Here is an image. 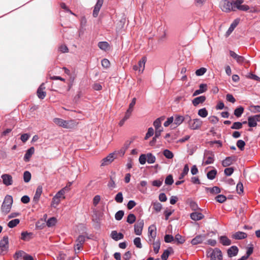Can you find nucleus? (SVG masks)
I'll return each instance as SVG.
<instances>
[{"label":"nucleus","mask_w":260,"mask_h":260,"mask_svg":"<svg viewBox=\"0 0 260 260\" xmlns=\"http://www.w3.org/2000/svg\"><path fill=\"white\" fill-rule=\"evenodd\" d=\"M13 204V198L11 196L7 195L2 205L1 210L5 214H8L11 210Z\"/></svg>","instance_id":"obj_1"},{"label":"nucleus","mask_w":260,"mask_h":260,"mask_svg":"<svg viewBox=\"0 0 260 260\" xmlns=\"http://www.w3.org/2000/svg\"><path fill=\"white\" fill-rule=\"evenodd\" d=\"M220 8L222 11L229 13L231 11H236L233 1L223 0L220 3Z\"/></svg>","instance_id":"obj_2"},{"label":"nucleus","mask_w":260,"mask_h":260,"mask_svg":"<svg viewBox=\"0 0 260 260\" xmlns=\"http://www.w3.org/2000/svg\"><path fill=\"white\" fill-rule=\"evenodd\" d=\"M53 122L56 125L66 128H71L74 126L73 120H64L61 118H54Z\"/></svg>","instance_id":"obj_3"},{"label":"nucleus","mask_w":260,"mask_h":260,"mask_svg":"<svg viewBox=\"0 0 260 260\" xmlns=\"http://www.w3.org/2000/svg\"><path fill=\"white\" fill-rule=\"evenodd\" d=\"M186 119H188V127L192 130L198 129L200 128L202 125V121L198 118L191 119L189 115L186 116Z\"/></svg>","instance_id":"obj_4"},{"label":"nucleus","mask_w":260,"mask_h":260,"mask_svg":"<svg viewBox=\"0 0 260 260\" xmlns=\"http://www.w3.org/2000/svg\"><path fill=\"white\" fill-rule=\"evenodd\" d=\"M214 160V153L211 151L206 150L204 152L202 164L203 165L212 164Z\"/></svg>","instance_id":"obj_5"},{"label":"nucleus","mask_w":260,"mask_h":260,"mask_svg":"<svg viewBox=\"0 0 260 260\" xmlns=\"http://www.w3.org/2000/svg\"><path fill=\"white\" fill-rule=\"evenodd\" d=\"M9 248V238L7 236H4L0 241V250L1 252L6 253Z\"/></svg>","instance_id":"obj_6"},{"label":"nucleus","mask_w":260,"mask_h":260,"mask_svg":"<svg viewBox=\"0 0 260 260\" xmlns=\"http://www.w3.org/2000/svg\"><path fill=\"white\" fill-rule=\"evenodd\" d=\"M211 260H222V255L221 250L218 248H215L210 254Z\"/></svg>","instance_id":"obj_7"},{"label":"nucleus","mask_w":260,"mask_h":260,"mask_svg":"<svg viewBox=\"0 0 260 260\" xmlns=\"http://www.w3.org/2000/svg\"><path fill=\"white\" fill-rule=\"evenodd\" d=\"M116 158L115 153H110L107 157L102 160L101 166H107L111 164Z\"/></svg>","instance_id":"obj_8"},{"label":"nucleus","mask_w":260,"mask_h":260,"mask_svg":"<svg viewBox=\"0 0 260 260\" xmlns=\"http://www.w3.org/2000/svg\"><path fill=\"white\" fill-rule=\"evenodd\" d=\"M148 236L149 242H153L156 236V228L155 225L152 224L149 227Z\"/></svg>","instance_id":"obj_9"},{"label":"nucleus","mask_w":260,"mask_h":260,"mask_svg":"<svg viewBox=\"0 0 260 260\" xmlns=\"http://www.w3.org/2000/svg\"><path fill=\"white\" fill-rule=\"evenodd\" d=\"M3 180V183L6 186H10L13 184V178L11 175L8 174H4L1 176Z\"/></svg>","instance_id":"obj_10"},{"label":"nucleus","mask_w":260,"mask_h":260,"mask_svg":"<svg viewBox=\"0 0 260 260\" xmlns=\"http://www.w3.org/2000/svg\"><path fill=\"white\" fill-rule=\"evenodd\" d=\"M144 221L143 220H139L134 225L135 233L137 235H141L142 234Z\"/></svg>","instance_id":"obj_11"},{"label":"nucleus","mask_w":260,"mask_h":260,"mask_svg":"<svg viewBox=\"0 0 260 260\" xmlns=\"http://www.w3.org/2000/svg\"><path fill=\"white\" fill-rule=\"evenodd\" d=\"M44 85L45 84L44 83H42L37 90V95L40 99H44L46 95V92L44 91L45 88Z\"/></svg>","instance_id":"obj_12"},{"label":"nucleus","mask_w":260,"mask_h":260,"mask_svg":"<svg viewBox=\"0 0 260 260\" xmlns=\"http://www.w3.org/2000/svg\"><path fill=\"white\" fill-rule=\"evenodd\" d=\"M247 237V235L246 233L238 231L234 234H233L232 236V237L236 240H242L246 238Z\"/></svg>","instance_id":"obj_13"},{"label":"nucleus","mask_w":260,"mask_h":260,"mask_svg":"<svg viewBox=\"0 0 260 260\" xmlns=\"http://www.w3.org/2000/svg\"><path fill=\"white\" fill-rule=\"evenodd\" d=\"M239 22V20L238 19L234 20V21L232 23L228 30L226 32L225 36L226 37L229 36L232 32L233 31L234 29L237 27L238 23Z\"/></svg>","instance_id":"obj_14"},{"label":"nucleus","mask_w":260,"mask_h":260,"mask_svg":"<svg viewBox=\"0 0 260 260\" xmlns=\"http://www.w3.org/2000/svg\"><path fill=\"white\" fill-rule=\"evenodd\" d=\"M207 90V85L206 84H201L199 86V89L196 90L193 93L192 95L193 96H197L201 94Z\"/></svg>","instance_id":"obj_15"},{"label":"nucleus","mask_w":260,"mask_h":260,"mask_svg":"<svg viewBox=\"0 0 260 260\" xmlns=\"http://www.w3.org/2000/svg\"><path fill=\"white\" fill-rule=\"evenodd\" d=\"M35 152V148L33 147L29 148L26 152L23 159L25 162L29 161L30 157Z\"/></svg>","instance_id":"obj_16"},{"label":"nucleus","mask_w":260,"mask_h":260,"mask_svg":"<svg viewBox=\"0 0 260 260\" xmlns=\"http://www.w3.org/2000/svg\"><path fill=\"white\" fill-rule=\"evenodd\" d=\"M42 193V187L39 186L37 187L36 192H35V194L33 198V202L35 204L38 203V202H39Z\"/></svg>","instance_id":"obj_17"},{"label":"nucleus","mask_w":260,"mask_h":260,"mask_svg":"<svg viewBox=\"0 0 260 260\" xmlns=\"http://www.w3.org/2000/svg\"><path fill=\"white\" fill-rule=\"evenodd\" d=\"M190 217L193 220L198 221L204 218V215L201 212H194L190 214Z\"/></svg>","instance_id":"obj_18"},{"label":"nucleus","mask_w":260,"mask_h":260,"mask_svg":"<svg viewBox=\"0 0 260 260\" xmlns=\"http://www.w3.org/2000/svg\"><path fill=\"white\" fill-rule=\"evenodd\" d=\"M235 160L236 158L235 156L226 157L224 160H222V165L224 167H228L232 165Z\"/></svg>","instance_id":"obj_19"},{"label":"nucleus","mask_w":260,"mask_h":260,"mask_svg":"<svg viewBox=\"0 0 260 260\" xmlns=\"http://www.w3.org/2000/svg\"><path fill=\"white\" fill-rule=\"evenodd\" d=\"M147 61V58L144 56L138 62L139 72L141 74L143 72L145 69V64Z\"/></svg>","instance_id":"obj_20"},{"label":"nucleus","mask_w":260,"mask_h":260,"mask_svg":"<svg viewBox=\"0 0 260 260\" xmlns=\"http://www.w3.org/2000/svg\"><path fill=\"white\" fill-rule=\"evenodd\" d=\"M205 237L204 235H198L192 239L191 243L193 245L201 243L205 239Z\"/></svg>","instance_id":"obj_21"},{"label":"nucleus","mask_w":260,"mask_h":260,"mask_svg":"<svg viewBox=\"0 0 260 260\" xmlns=\"http://www.w3.org/2000/svg\"><path fill=\"white\" fill-rule=\"evenodd\" d=\"M33 234L31 232H22L21 233V239L24 241H28L32 238Z\"/></svg>","instance_id":"obj_22"},{"label":"nucleus","mask_w":260,"mask_h":260,"mask_svg":"<svg viewBox=\"0 0 260 260\" xmlns=\"http://www.w3.org/2000/svg\"><path fill=\"white\" fill-rule=\"evenodd\" d=\"M219 242L224 246H229L231 244V240L225 236H221L219 238Z\"/></svg>","instance_id":"obj_23"},{"label":"nucleus","mask_w":260,"mask_h":260,"mask_svg":"<svg viewBox=\"0 0 260 260\" xmlns=\"http://www.w3.org/2000/svg\"><path fill=\"white\" fill-rule=\"evenodd\" d=\"M165 119V117L162 116L157 118L153 122V125L155 129H162L161 122Z\"/></svg>","instance_id":"obj_24"},{"label":"nucleus","mask_w":260,"mask_h":260,"mask_svg":"<svg viewBox=\"0 0 260 260\" xmlns=\"http://www.w3.org/2000/svg\"><path fill=\"white\" fill-rule=\"evenodd\" d=\"M238 248L236 246H232L228 250V254L229 257L236 256L238 252Z\"/></svg>","instance_id":"obj_25"},{"label":"nucleus","mask_w":260,"mask_h":260,"mask_svg":"<svg viewBox=\"0 0 260 260\" xmlns=\"http://www.w3.org/2000/svg\"><path fill=\"white\" fill-rule=\"evenodd\" d=\"M206 100V97L205 96L202 95L194 98L192 101V103L194 106H197L200 104H202Z\"/></svg>","instance_id":"obj_26"},{"label":"nucleus","mask_w":260,"mask_h":260,"mask_svg":"<svg viewBox=\"0 0 260 260\" xmlns=\"http://www.w3.org/2000/svg\"><path fill=\"white\" fill-rule=\"evenodd\" d=\"M111 238L115 241L122 239L124 237L123 235L121 233H117L116 231H113L111 234Z\"/></svg>","instance_id":"obj_27"},{"label":"nucleus","mask_w":260,"mask_h":260,"mask_svg":"<svg viewBox=\"0 0 260 260\" xmlns=\"http://www.w3.org/2000/svg\"><path fill=\"white\" fill-rule=\"evenodd\" d=\"M173 252V250L171 247H170L168 249H166L161 255V259L162 260H167L170 253Z\"/></svg>","instance_id":"obj_28"},{"label":"nucleus","mask_w":260,"mask_h":260,"mask_svg":"<svg viewBox=\"0 0 260 260\" xmlns=\"http://www.w3.org/2000/svg\"><path fill=\"white\" fill-rule=\"evenodd\" d=\"M185 118H186V117H184L182 116L176 115L175 116L174 119V124L177 126L180 125L184 120Z\"/></svg>","instance_id":"obj_29"},{"label":"nucleus","mask_w":260,"mask_h":260,"mask_svg":"<svg viewBox=\"0 0 260 260\" xmlns=\"http://www.w3.org/2000/svg\"><path fill=\"white\" fill-rule=\"evenodd\" d=\"M98 47L104 51H107L109 49V44L107 42H100L98 43Z\"/></svg>","instance_id":"obj_30"},{"label":"nucleus","mask_w":260,"mask_h":260,"mask_svg":"<svg viewBox=\"0 0 260 260\" xmlns=\"http://www.w3.org/2000/svg\"><path fill=\"white\" fill-rule=\"evenodd\" d=\"M244 108L242 106H239L234 111V115L237 117H240L244 112Z\"/></svg>","instance_id":"obj_31"},{"label":"nucleus","mask_w":260,"mask_h":260,"mask_svg":"<svg viewBox=\"0 0 260 260\" xmlns=\"http://www.w3.org/2000/svg\"><path fill=\"white\" fill-rule=\"evenodd\" d=\"M217 174V171L216 169H213L208 172L207 174V178L209 180H213L215 178Z\"/></svg>","instance_id":"obj_32"},{"label":"nucleus","mask_w":260,"mask_h":260,"mask_svg":"<svg viewBox=\"0 0 260 260\" xmlns=\"http://www.w3.org/2000/svg\"><path fill=\"white\" fill-rule=\"evenodd\" d=\"M147 157V161L148 164H153L155 161L156 158L154 155H153L151 153H148L146 154Z\"/></svg>","instance_id":"obj_33"},{"label":"nucleus","mask_w":260,"mask_h":260,"mask_svg":"<svg viewBox=\"0 0 260 260\" xmlns=\"http://www.w3.org/2000/svg\"><path fill=\"white\" fill-rule=\"evenodd\" d=\"M20 222L19 219H14L10 221L8 223V226L10 228H13L17 226Z\"/></svg>","instance_id":"obj_34"},{"label":"nucleus","mask_w":260,"mask_h":260,"mask_svg":"<svg viewBox=\"0 0 260 260\" xmlns=\"http://www.w3.org/2000/svg\"><path fill=\"white\" fill-rule=\"evenodd\" d=\"M66 187L61 189L56 193L55 196L57 197V198H58L59 200H60L61 199H65L64 194L66 192Z\"/></svg>","instance_id":"obj_35"},{"label":"nucleus","mask_w":260,"mask_h":260,"mask_svg":"<svg viewBox=\"0 0 260 260\" xmlns=\"http://www.w3.org/2000/svg\"><path fill=\"white\" fill-rule=\"evenodd\" d=\"M189 172V167L188 165H185L184 167V168L183 169L182 172L180 174L179 179L180 180L183 179L185 175H186Z\"/></svg>","instance_id":"obj_36"},{"label":"nucleus","mask_w":260,"mask_h":260,"mask_svg":"<svg viewBox=\"0 0 260 260\" xmlns=\"http://www.w3.org/2000/svg\"><path fill=\"white\" fill-rule=\"evenodd\" d=\"M152 205H153V209L156 212H159L161 211V210L162 209V205L160 203H159L157 202H156L153 203Z\"/></svg>","instance_id":"obj_37"},{"label":"nucleus","mask_w":260,"mask_h":260,"mask_svg":"<svg viewBox=\"0 0 260 260\" xmlns=\"http://www.w3.org/2000/svg\"><path fill=\"white\" fill-rule=\"evenodd\" d=\"M248 124L249 127H255L257 125V122L252 116L248 118Z\"/></svg>","instance_id":"obj_38"},{"label":"nucleus","mask_w":260,"mask_h":260,"mask_svg":"<svg viewBox=\"0 0 260 260\" xmlns=\"http://www.w3.org/2000/svg\"><path fill=\"white\" fill-rule=\"evenodd\" d=\"M26 253L23 251H19L15 253V257L18 260H22Z\"/></svg>","instance_id":"obj_39"},{"label":"nucleus","mask_w":260,"mask_h":260,"mask_svg":"<svg viewBox=\"0 0 260 260\" xmlns=\"http://www.w3.org/2000/svg\"><path fill=\"white\" fill-rule=\"evenodd\" d=\"M57 220L55 217H51L47 221V225L48 227H51L54 225L56 223Z\"/></svg>","instance_id":"obj_40"},{"label":"nucleus","mask_w":260,"mask_h":260,"mask_svg":"<svg viewBox=\"0 0 260 260\" xmlns=\"http://www.w3.org/2000/svg\"><path fill=\"white\" fill-rule=\"evenodd\" d=\"M160 241H157L155 242H153V250L155 254H157L159 252V250L160 249Z\"/></svg>","instance_id":"obj_41"},{"label":"nucleus","mask_w":260,"mask_h":260,"mask_svg":"<svg viewBox=\"0 0 260 260\" xmlns=\"http://www.w3.org/2000/svg\"><path fill=\"white\" fill-rule=\"evenodd\" d=\"M136 218L134 214H129L127 217L126 221L129 224L134 223L136 221Z\"/></svg>","instance_id":"obj_42"},{"label":"nucleus","mask_w":260,"mask_h":260,"mask_svg":"<svg viewBox=\"0 0 260 260\" xmlns=\"http://www.w3.org/2000/svg\"><path fill=\"white\" fill-rule=\"evenodd\" d=\"M31 179V174L28 171H25L23 173V180L25 182H28Z\"/></svg>","instance_id":"obj_43"},{"label":"nucleus","mask_w":260,"mask_h":260,"mask_svg":"<svg viewBox=\"0 0 260 260\" xmlns=\"http://www.w3.org/2000/svg\"><path fill=\"white\" fill-rule=\"evenodd\" d=\"M115 201L118 203H122L123 200V195L121 192H118L115 197Z\"/></svg>","instance_id":"obj_44"},{"label":"nucleus","mask_w":260,"mask_h":260,"mask_svg":"<svg viewBox=\"0 0 260 260\" xmlns=\"http://www.w3.org/2000/svg\"><path fill=\"white\" fill-rule=\"evenodd\" d=\"M163 154L168 159H171L174 156L173 153L168 149H165L163 152Z\"/></svg>","instance_id":"obj_45"},{"label":"nucleus","mask_w":260,"mask_h":260,"mask_svg":"<svg viewBox=\"0 0 260 260\" xmlns=\"http://www.w3.org/2000/svg\"><path fill=\"white\" fill-rule=\"evenodd\" d=\"M198 115L202 117H206L208 115V111L205 108L201 109L198 111Z\"/></svg>","instance_id":"obj_46"},{"label":"nucleus","mask_w":260,"mask_h":260,"mask_svg":"<svg viewBox=\"0 0 260 260\" xmlns=\"http://www.w3.org/2000/svg\"><path fill=\"white\" fill-rule=\"evenodd\" d=\"M60 202V200H59L58 198H57V197H55L54 196V197L52 198L51 206L54 208H56Z\"/></svg>","instance_id":"obj_47"},{"label":"nucleus","mask_w":260,"mask_h":260,"mask_svg":"<svg viewBox=\"0 0 260 260\" xmlns=\"http://www.w3.org/2000/svg\"><path fill=\"white\" fill-rule=\"evenodd\" d=\"M174 182V180L173 178V176L172 175H169L166 177L165 183L166 185H172Z\"/></svg>","instance_id":"obj_48"},{"label":"nucleus","mask_w":260,"mask_h":260,"mask_svg":"<svg viewBox=\"0 0 260 260\" xmlns=\"http://www.w3.org/2000/svg\"><path fill=\"white\" fill-rule=\"evenodd\" d=\"M124 214V213L123 210H119L117 212L115 215V218L116 220H120L122 218Z\"/></svg>","instance_id":"obj_49"},{"label":"nucleus","mask_w":260,"mask_h":260,"mask_svg":"<svg viewBox=\"0 0 260 260\" xmlns=\"http://www.w3.org/2000/svg\"><path fill=\"white\" fill-rule=\"evenodd\" d=\"M175 240L178 243V244H182L185 241L184 238L179 234H177L175 236Z\"/></svg>","instance_id":"obj_50"},{"label":"nucleus","mask_w":260,"mask_h":260,"mask_svg":"<svg viewBox=\"0 0 260 260\" xmlns=\"http://www.w3.org/2000/svg\"><path fill=\"white\" fill-rule=\"evenodd\" d=\"M134 245L138 248H141L142 245L141 242V239L139 237H137L134 240Z\"/></svg>","instance_id":"obj_51"},{"label":"nucleus","mask_w":260,"mask_h":260,"mask_svg":"<svg viewBox=\"0 0 260 260\" xmlns=\"http://www.w3.org/2000/svg\"><path fill=\"white\" fill-rule=\"evenodd\" d=\"M242 127V123L240 122H235L233 123L231 128L233 129H239Z\"/></svg>","instance_id":"obj_52"},{"label":"nucleus","mask_w":260,"mask_h":260,"mask_svg":"<svg viewBox=\"0 0 260 260\" xmlns=\"http://www.w3.org/2000/svg\"><path fill=\"white\" fill-rule=\"evenodd\" d=\"M189 206L191 210L193 211H197L198 209H200L196 202L193 201H191L189 202Z\"/></svg>","instance_id":"obj_53"},{"label":"nucleus","mask_w":260,"mask_h":260,"mask_svg":"<svg viewBox=\"0 0 260 260\" xmlns=\"http://www.w3.org/2000/svg\"><path fill=\"white\" fill-rule=\"evenodd\" d=\"M154 134V129L152 127H149L145 137V140H147Z\"/></svg>","instance_id":"obj_54"},{"label":"nucleus","mask_w":260,"mask_h":260,"mask_svg":"<svg viewBox=\"0 0 260 260\" xmlns=\"http://www.w3.org/2000/svg\"><path fill=\"white\" fill-rule=\"evenodd\" d=\"M245 145V142L242 140H239L237 142V146L241 150H243L244 149Z\"/></svg>","instance_id":"obj_55"},{"label":"nucleus","mask_w":260,"mask_h":260,"mask_svg":"<svg viewBox=\"0 0 260 260\" xmlns=\"http://www.w3.org/2000/svg\"><path fill=\"white\" fill-rule=\"evenodd\" d=\"M207 71V69L205 68H201L196 71V74L198 76L203 75Z\"/></svg>","instance_id":"obj_56"},{"label":"nucleus","mask_w":260,"mask_h":260,"mask_svg":"<svg viewBox=\"0 0 260 260\" xmlns=\"http://www.w3.org/2000/svg\"><path fill=\"white\" fill-rule=\"evenodd\" d=\"M163 182V179L155 180L152 182V185L153 186L159 187L161 186Z\"/></svg>","instance_id":"obj_57"},{"label":"nucleus","mask_w":260,"mask_h":260,"mask_svg":"<svg viewBox=\"0 0 260 260\" xmlns=\"http://www.w3.org/2000/svg\"><path fill=\"white\" fill-rule=\"evenodd\" d=\"M226 198L225 196L222 194H219L216 197V201L220 203H223L226 200Z\"/></svg>","instance_id":"obj_58"},{"label":"nucleus","mask_w":260,"mask_h":260,"mask_svg":"<svg viewBox=\"0 0 260 260\" xmlns=\"http://www.w3.org/2000/svg\"><path fill=\"white\" fill-rule=\"evenodd\" d=\"M174 240V237L171 235H166L164 237V240L166 243H171Z\"/></svg>","instance_id":"obj_59"},{"label":"nucleus","mask_w":260,"mask_h":260,"mask_svg":"<svg viewBox=\"0 0 260 260\" xmlns=\"http://www.w3.org/2000/svg\"><path fill=\"white\" fill-rule=\"evenodd\" d=\"M210 192L212 193L217 194L220 192V189L217 186H214L212 188H209Z\"/></svg>","instance_id":"obj_60"},{"label":"nucleus","mask_w":260,"mask_h":260,"mask_svg":"<svg viewBox=\"0 0 260 260\" xmlns=\"http://www.w3.org/2000/svg\"><path fill=\"white\" fill-rule=\"evenodd\" d=\"M139 162L141 165H144L147 160L146 154H142L139 157Z\"/></svg>","instance_id":"obj_61"},{"label":"nucleus","mask_w":260,"mask_h":260,"mask_svg":"<svg viewBox=\"0 0 260 260\" xmlns=\"http://www.w3.org/2000/svg\"><path fill=\"white\" fill-rule=\"evenodd\" d=\"M58 50L60 52L62 53L68 52L69 51L68 48L66 45L62 44L58 47Z\"/></svg>","instance_id":"obj_62"},{"label":"nucleus","mask_w":260,"mask_h":260,"mask_svg":"<svg viewBox=\"0 0 260 260\" xmlns=\"http://www.w3.org/2000/svg\"><path fill=\"white\" fill-rule=\"evenodd\" d=\"M85 241V237L83 235H80L77 238L76 242L83 244Z\"/></svg>","instance_id":"obj_63"},{"label":"nucleus","mask_w":260,"mask_h":260,"mask_svg":"<svg viewBox=\"0 0 260 260\" xmlns=\"http://www.w3.org/2000/svg\"><path fill=\"white\" fill-rule=\"evenodd\" d=\"M110 64V63L108 59L105 58L102 60V65L104 68H108L109 67Z\"/></svg>","instance_id":"obj_64"}]
</instances>
